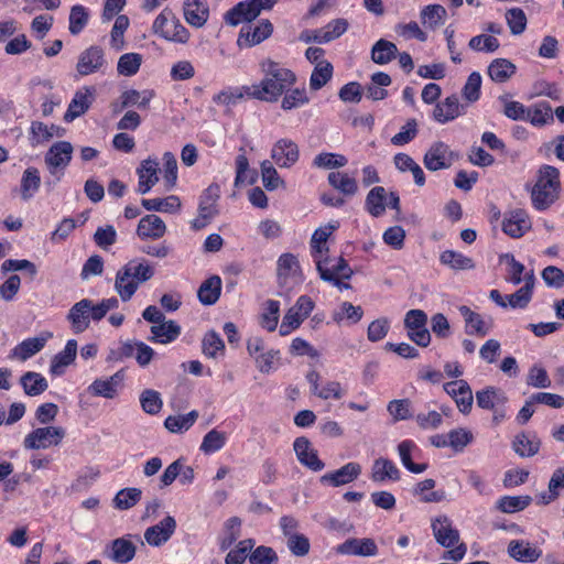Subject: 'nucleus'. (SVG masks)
I'll return each instance as SVG.
<instances>
[{"instance_id": "nucleus-63", "label": "nucleus", "mask_w": 564, "mask_h": 564, "mask_svg": "<svg viewBox=\"0 0 564 564\" xmlns=\"http://www.w3.org/2000/svg\"><path fill=\"white\" fill-rule=\"evenodd\" d=\"M507 24L510 29V32L513 35H520L524 32L527 28V15L524 11L520 8H512L507 10L505 14Z\"/></svg>"}, {"instance_id": "nucleus-13", "label": "nucleus", "mask_w": 564, "mask_h": 564, "mask_svg": "<svg viewBox=\"0 0 564 564\" xmlns=\"http://www.w3.org/2000/svg\"><path fill=\"white\" fill-rule=\"evenodd\" d=\"M336 552L343 555L376 556L378 554V546L373 539L351 538L337 545Z\"/></svg>"}, {"instance_id": "nucleus-17", "label": "nucleus", "mask_w": 564, "mask_h": 564, "mask_svg": "<svg viewBox=\"0 0 564 564\" xmlns=\"http://www.w3.org/2000/svg\"><path fill=\"white\" fill-rule=\"evenodd\" d=\"M531 229V220L524 209L508 213L502 223V230L512 238H520Z\"/></svg>"}, {"instance_id": "nucleus-21", "label": "nucleus", "mask_w": 564, "mask_h": 564, "mask_svg": "<svg viewBox=\"0 0 564 564\" xmlns=\"http://www.w3.org/2000/svg\"><path fill=\"white\" fill-rule=\"evenodd\" d=\"M166 232L165 223L154 214L143 216L138 224L137 235L140 239H160Z\"/></svg>"}, {"instance_id": "nucleus-15", "label": "nucleus", "mask_w": 564, "mask_h": 564, "mask_svg": "<svg viewBox=\"0 0 564 564\" xmlns=\"http://www.w3.org/2000/svg\"><path fill=\"white\" fill-rule=\"evenodd\" d=\"M175 519L171 516H166L158 524L145 530L144 540L152 546H161L170 540L175 532Z\"/></svg>"}, {"instance_id": "nucleus-49", "label": "nucleus", "mask_w": 564, "mask_h": 564, "mask_svg": "<svg viewBox=\"0 0 564 564\" xmlns=\"http://www.w3.org/2000/svg\"><path fill=\"white\" fill-rule=\"evenodd\" d=\"M142 206L147 210L153 212H163V213H176L181 208V202L177 196H169L165 198H151V199H142Z\"/></svg>"}, {"instance_id": "nucleus-38", "label": "nucleus", "mask_w": 564, "mask_h": 564, "mask_svg": "<svg viewBox=\"0 0 564 564\" xmlns=\"http://www.w3.org/2000/svg\"><path fill=\"white\" fill-rule=\"evenodd\" d=\"M221 291V279L218 275H213L205 280L197 291L198 300L204 305L215 304Z\"/></svg>"}, {"instance_id": "nucleus-64", "label": "nucleus", "mask_w": 564, "mask_h": 564, "mask_svg": "<svg viewBox=\"0 0 564 564\" xmlns=\"http://www.w3.org/2000/svg\"><path fill=\"white\" fill-rule=\"evenodd\" d=\"M278 561L276 552L272 547L264 545L256 547L249 555L250 564H278Z\"/></svg>"}, {"instance_id": "nucleus-57", "label": "nucleus", "mask_w": 564, "mask_h": 564, "mask_svg": "<svg viewBox=\"0 0 564 564\" xmlns=\"http://www.w3.org/2000/svg\"><path fill=\"white\" fill-rule=\"evenodd\" d=\"M142 61L139 53H126L119 57L117 70L122 76H133L139 72Z\"/></svg>"}, {"instance_id": "nucleus-58", "label": "nucleus", "mask_w": 564, "mask_h": 564, "mask_svg": "<svg viewBox=\"0 0 564 564\" xmlns=\"http://www.w3.org/2000/svg\"><path fill=\"white\" fill-rule=\"evenodd\" d=\"M415 444L412 441H402L398 445V452L403 466L414 474H421L426 470V464H414L411 458V453L414 449Z\"/></svg>"}, {"instance_id": "nucleus-42", "label": "nucleus", "mask_w": 564, "mask_h": 564, "mask_svg": "<svg viewBox=\"0 0 564 564\" xmlns=\"http://www.w3.org/2000/svg\"><path fill=\"white\" fill-rule=\"evenodd\" d=\"M327 181L344 195L354 196L358 192L357 181L345 172H330Z\"/></svg>"}, {"instance_id": "nucleus-4", "label": "nucleus", "mask_w": 564, "mask_h": 564, "mask_svg": "<svg viewBox=\"0 0 564 564\" xmlns=\"http://www.w3.org/2000/svg\"><path fill=\"white\" fill-rule=\"evenodd\" d=\"M276 0H248L237 3L225 14V21L231 26L254 20L263 10H269Z\"/></svg>"}, {"instance_id": "nucleus-55", "label": "nucleus", "mask_w": 564, "mask_h": 564, "mask_svg": "<svg viewBox=\"0 0 564 564\" xmlns=\"http://www.w3.org/2000/svg\"><path fill=\"white\" fill-rule=\"evenodd\" d=\"M333 75V66L327 61L318 62L310 78V87L313 90H318L323 86L327 84V82L332 78Z\"/></svg>"}, {"instance_id": "nucleus-56", "label": "nucleus", "mask_w": 564, "mask_h": 564, "mask_svg": "<svg viewBox=\"0 0 564 564\" xmlns=\"http://www.w3.org/2000/svg\"><path fill=\"white\" fill-rule=\"evenodd\" d=\"M525 120H529L533 126L542 127L553 121L552 108L547 102H539L532 108H528V116Z\"/></svg>"}, {"instance_id": "nucleus-32", "label": "nucleus", "mask_w": 564, "mask_h": 564, "mask_svg": "<svg viewBox=\"0 0 564 564\" xmlns=\"http://www.w3.org/2000/svg\"><path fill=\"white\" fill-rule=\"evenodd\" d=\"M77 354V341L75 339H69L65 348L54 356L50 371L54 376H61L64 373V370L67 366H69L76 357Z\"/></svg>"}, {"instance_id": "nucleus-62", "label": "nucleus", "mask_w": 564, "mask_h": 564, "mask_svg": "<svg viewBox=\"0 0 564 564\" xmlns=\"http://www.w3.org/2000/svg\"><path fill=\"white\" fill-rule=\"evenodd\" d=\"M88 12L84 6H73L69 13V32L73 35L79 34L88 23Z\"/></svg>"}, {"instance_id": "nucleus-18", "label": "nucleus", "mask_w": 564, "mask_h": 564, "mask_svg": "<svg viewBox=\"0 0 564 564\" xmlns=\"http://www.w3.org/2000/svg\"><path fill=\"white\" fill-rule=\"evenodd\" d=\"M294 452L299 462L313 471L324 469L325 464L318 458L317 451L311 445V442L302 436L297 437L293 444Z\"/></svg>"}, {"instance_id": "nucleus-52", "label": "nucleus", "mask_w": 564, "mask_h": 564, "mask_svg": "<svg viewBox=\"0 0 564 564\" xmlns=\"http://www.w3.org/2000/svg\"><path fill=\"white\" fill-rule=\"evenodd\" d=\"M198 417V412L193 410L183 415H170L165 419L164 425L172 433H182L194 425Z\"/></svg>"}, {"instance_id": "nucleus-51", "label": "nucleus", "mask_w": 564, "mask_h": 564, "mask_svg": "<svg viewBox=\"0 0 564 564\" xmlns=\"http://www.w3.org/2000/svg\"><path fill=\"white\" fill-rule=\"evenodd\" d=\"M142 497V491L139 488L129 487L119 490L113 500V507L118 510H128L134 507Z\"/></svg>"}, {"instance_id": "nucleus-7", "label": "nucleus", "mask_w": 564, "mask_h": 564, "mask_svg": "<svg viewBox=\"0 0 564 564\" xmlns=\"http://www.w3.org/2000/svg\"><path fill=\"white\" fill-rule=\"evenodd\" d=\"M314 308L313 300L307 295H301L295 304L289 308L280 325V334L289 335L292 330L300 327L302 322L308 317Z\"/></svg>"}, {"instance_id": "nucleus-44", "label": "nucleus", "mask_w": 564, "mask_h": 564, "mask_svg": "<svg viewBox=\"0 0 564 564\" xmlns=\"http://www.w3.org/2000/svg\"><path fill=\"white\" fill-rule=\"evenodd\" d=\"M516 65L507 58H496L488 66V75L496 83L507 82L514 73Z\"/></svg>"}, {"instance_id": "nucleus-53", "label": "nucleus", "mask_w": 564, "mask_h": 564, "mask_svg": "<svg viewBox=\"0 0 564 564\" xmlns=\"http://www.w3.org/2000/svg\"><path fill=\"white\" fill-rule=\"evenodd\" d=\"M41 185L40 172L36 167H28L21 178V195L23 199H30Z\"/></svg>"}, {"instance_id": "nucleus-23", "label": "nucleus", "mask_w": 564, "mask_h": 564, "mask_svg": "<svg viewBox=\"0 0 564 564\" xmlns=\"http://www.w3.org/2000/svg\"><path fill=\"white\" fill-rule=\"evenodd\" d=\"M159 163L154 159L143 160L137 170L139 177L138 192L147 194L159 182Z\"/></svg>"}, {"instance_id": "nucleus-27", "label": "nucleus", "mask_w": 564, "mask_h": 564, "mask_svg": "<svg viewBox=\"0 0 564 564\" xmlns=\"http://www.w3.org/2000/svg\"><path fill=\"white\" fill-rule=\"evenodd\" d=\"M370 477L375 482L395 481L400 479V470L392 460L379 457L372 464Z\"/></svg>"}, {"instance_id": "nucleus-16", "label": "nucleus", "mask_w": 564, "mask_h": 564, "mask_svg": "<svg viewBox=\"0 0 564 564\" xmlns=\"http://www.w3.org/2000/svg\"><path fill=\"white\" fill-rule=\"evenodd\" d=\"M273 31V26L269 20H262L257 26H245L241 29L237 45L239 47H251L268 39Z\"/></svg>"}, {"instance_id": "nucleus-3", "label": "nucleus", "mask_w": 564, "mask_h": 564, "mask_svg": "<svg viewBox=\"0 0 564 564\" xmlns=\"http://www.w3.org/2000/svg\"><path fill=\"white\" fill-rule=\"evenodd\" d=\"M153 32L166 41L186 43L189 32L170 9H164L154 20Z\"/></svg>"}, {"instance_id": "nucleus-24", "label": "nucleus", "mask_w": 564, "mask_h": 564, "mask_svg": "<svg viewBox=\"0 0 564 564\" xmlns=\"http://www.w3.org/2000/svg\"><path fill=\"white\" fill-rule=\"evenodd\" d=\"M94 96V89L90 87H84L77 90L68 105V109L64 115V120L67 122L73 121L77 117L84 115L91 105Z\"/></svg>"}, {"instance_id": "nucleus-8", "label": "nucleus", "mask_w": 564, "mask_h": 564, "mask_svg": "<svg viewBox=\"0 0 564 564\" xmlns=\"http://www.w3.org/2000/svg\"><path fill=\"white\" fill-rule=\"evenodd\" d=\"M316 263V269L319 273V276L323 281L332 283L338 276L344 279H350L352 275V270L348 265L347 261L339 257L337 259H330L327 254L321 256L317 254L314 258Z\"/></svg>"}, {"instance_id": "nucleus-36", "label": "nucleus", "mask_w": 564, "mask_h": 564, "mask_svg": "<svg viewBox=\"0 0 564 564\" xmlns=\"http://www.w3.org/2000/svg\"><path fill=\"white\" fill-rule=\"evenodd\" d=\"M476 402L480 409L496 410L497 406L507 402L506 394L495 387H487L476 392Z\"/></svg>"}, {"instance_id": "nucleus-50", "label": "nucleus", "mask_w": 564, "mask_h": 564, "mask_svg": "<svg viewBox=\"0 0 564 564\" xmlns=\"http://www.w3.org/2000/svg\"><path fill=\"white\" fill-rule=\"evenodd\" d=\"M398 53V47L394 43L387 40H379L372 46L371 58L376 64H387L392 61Z\"/></svg>"}, {"instance_id": "nucleus-5", "label": "nucleus", "mask_w": 564, "mask_h": 564, "mask_svg": "<svg viewBox=\"0 0 564 564\" xmlns=\"http://www.w3.org/2000/svg\"><path fill=\"white\" fill-rule=\"evenodd\" d=\"M65 435L62 426L37 427L24 437L23 446L26 449H46L59 445Z\"/></svg>"}, {"instance_id": "nucleus-9", "label": "nucleus", "mask_w": 564, "mask_h": 564, "mask_svg": "<svg viewBox=\"0 0 564 564\" xmlns=\"http://www.w3.org/2000/svg\"><path fill=\"white\" fill-rule=\"evenodd\" d=\"M455 159L456 155L451 148L446 143L437 141L431 144L426 151L423 163L429 171L436 172L451 167Z\"/></svg>"}, {"instance_id": "nucleus-19", "label": "nucleus", "mask_w": 564, "mask_h": 564, "mask_svg": "<svg viewBox=\"0 0 564 564\" xmlns=\"http://www.w3.org/2000/svg\"><path fill=\"white\" fill-rule=\"evenodd\" d=\"M90 300L83 299L75 303L67 313V321L70 323L72 330L75 334H80L88 329L91 321L89 314Z\"/></svg>"}, {"instance_id": "nucleus-31", "label": "nucleus", "mask_w": 564, "mask_h": 564, "mask_svg": "<svg viewBox=\"0 0 564 564\" xmlns=\"http://www.w3.org/2000/svg\"><path fill=\"white\" fill-rule=\"evenodd\" d=\"M46 340L47 337L26 338L11 350L9 357L25 361L41 351L44 348Z\"/></svg>"}, {"instance_id": "nucleus-10", "label": "nucleus", "mask_w": 564, "mask_h": 564, "mask_svg": "<svg viewBox=\"0 0 564 564\" xmlns=\"http://www.w3.org/2000/svg\"><path fill=\"white\" fill-rule=\"evenodd\" d=\"M219 198V186L210 185L207 187L199 199L198 216L192 221V227L196 230L204 228L209 220L217 214L216 203Z\"/></svg>"}, {"instance_id": "nucleus-60", "label": "nucleus", "mask_w": 564, "mask_h": 564, "mask_svg": "<svg viewBox=\"0 0 564 564\" xmlns=\"http://www.w3.org/2000/svg\"><path fill=\"white\" fill-rule=\"evenodd\" d=\"M364 315L361 306H355L350 302H343L338 310L333 313V319L337 323L347 319L351 323H358Z\"/></svg>"}, {"instance_id": "nucleus-1", "label": "nucleus", "mask_w": 564, "mask_h": 564, "mask_svg": "<svg viewBox=\"0 0 564 564\" xmlns=\"http://www.w3.org/2000/svg\"><path fill=\"white\" fill-rule=\"evenodd\" d=\"M263 78L259 84L246 88L247 97L262 100L276 101L285 90L296 82L295 74L270 58L260 63Z\"/></svg>"}, {"instance_id": "nucleus-26", "label": "nucleus", "mask_w": 564, "mask_h": 564, "mask_svg": "<svg viewBox=\"0 0 564 564\" xmlns=\"http://www.w3.org/2000/svg\"><path fill=\"white\" fill-rule=\"evenodd\" d=\"M348 28V22L345 19H336L330 21L327 25L322 29L315 30L313 35L307 37V41H314L317 43H328L333 40L338 39L343 35Z\"/></svg>"}, {"instance_id": "nucleus-46", "label": "nucleus", "mask_w": 564, "mask_h": 564, "mask_svg": "<svg viewBox=\"0 0 564 564\" xmlns=\"http://www.w3.org/2000/svg\"><path fill=\"white\" fill-rule=\"evenodd\" d=\"M440 262L453 270H471L475 262L471 258L454 250H445L440 256Z\"/></svg>"}, {"instance_id": "nucleus-40", "label": "nucleus", "mask_w": 564, "mask_h": 564, "mask_svg": "<svg viewBox=\"0 0 564 564\" xmlns=\"http://www.w3.org/2000/svg\"><path fill=\"white\" fill-rule=\"evenodd\" d=\"M151 334V341L167 344L178 337L181 327L174 321H165L159 325H152Z\"/></svg>"}, {"instance_id": "nucleus-28", "label": "nucleus", "mask_w": 564, "mask_h": 564, "mask_svg": "<svg viewBox=\"0 0 564 564\" xmlns=\"http://www.w3.org/2000/svg\"><path fill=\"white\" fill-rule=\"evenodd\" d=\"M122 380L123 373L120 370L108 379H96L88 387V390L94 395L113 399L117 394V387Z\"/></svg>"}, {"instance_id": "nucleus-48", "label": "nucleus", "mask_w": 564, "mask_h": 564, "mask_svg": "<svg viewBox=\"0 0 564 564\" xmlns=\"http://www.w3.org/2000/svg\"><path fill=\"white\" fill-rule=\"evenodd\" d=\"M135 555V546L129 540L119 538L112 541L111 560L117 563L124 564L130 562Z\"/></svg>"}, {"instance_id": "nucleus-34", "label": "nucleus", "mask_w": 564, "mask_h": 564, "mask_svg": "<svg viewBox=\"0 0 564 564\" xmlns=\"http://www.w3.org/2000/svg\"><path fill=\"white\" fill-rule=\"evenodd\" d=\"M131 267H128V262L122 265L116 274L115 290L122 302H128L132 299L135 293L134 284L131 279Z\"/></svg>"}, {"instance_id": "nucleus-25", "label": "nucleus", "mask_w": 564, "mask_h": 564, "mask_svg": "<svg viewBox=\"0 0 564 564\" xmlns=\"http://www.w3.org/2000/svg\"><path fill=\"white\" fill-rule=\"evenodd\" d=\"M209 17L208 4L205 0H185L184 18L194 28L205 25Z\"/></svg>"}, {"instance_id": "nucleus-43", "label": "nucleus", "mask_w": 564, "mask_h": 564, "mask_svg": "<svg viewBox=\"0 0 564 564\" xmlns=\"http://www.w3.org/2000/svg\"><path fill=\"white\" fill-rule=\"evenodd\" d=\"M20 383L24 393L30 397L42 394L48 387L47 380L41 373L34 371L25 372L21 377Z\"/></svg>"}, {"instance_id": "nucleus-14", "label": "nucleus", "mask_w": 564, "mask_h": 564, "mask_svg": "<svg viewBox=\"0 0 564 564\" xmlns=\"http://www.w3.org/2000/svg\"><path fill=\"white\" fill-rule=\"evenodd\" d=\"M434 538L444 547H452L459 541V532L453 527L446 516H440L432 521Z\"/></svg>"}, {"instance_id": "nucleus-35", "label": "nucleus", "mask_w": 564, "mask_h": 564, "mask_svg": "<svg viewBox=\"0 0 564 564\" xmlns=\"http://www.w3.org/2000/svg\"><path fill=\"white\" fill-rule=\"evenodd\" d=\"M276 274L280 285H286L289 279L294 278L300 272V263L292 253H283L278 259Z\"/></svg>"}, {"instance_id": "nucleus-61", "label": "nucleus", "mask_w": 564, "mask_h": 564, "mask_svg": "<svg viewBox=\"0 0 564 564\" xmlns=\"http://www.w3.org/2000/svg\"><path fill=\"white\" fill-rule=\"evenodd\" d=\"M532 498L530 496H505L499 499L498 508L506 513H513L525 509Z\"/></svg>"}, {"instance_id": "nucleus-29", "label": "nucleus", "mask_w": 564, "mask_h": 564, "mask_svg": "<svg viewBox=\"0 0 564 564\" xmlns=\"http://www.w3.org/2000/svg\"><path fill=\"white\" fill-rule=\"evenodd\" d=\"M339 227L338 221H330L324 227L317 228L311 239L312 256H325L328 252L327 240L329 236Z\"/></svg>"}, {"instance_id": "nucleus-41", "label": "nucleus", "mask_w": 564, "mask_h": 564, "mask_svg": "<svg viewBox=\"0 0 564 564\" xmlns=\"http://www.w3.org/2000/svg\"><path fill=\"white\" fill-rule=\"evenodd\" d=\"M247 87L248 86L227 87L214 95L213 102L218 106H224L227 110H230L231 107H235L238 102L245 99L247 96Z\"/></svg>"}, {"instance_id": "nucleus-37", "label": "nucleus", "mask_w": 564, "mask_h": 564, "mask_svg": "<svg viewBox=\"0 0 564 564\" xmlns=\"http://www.w3.org/2000/svg\"><path fill=\"white\" fill-rule=\"evenodd\" d=\"M541 441L535 434L520 433L512 443L514 452L521 457H531L538 454Z\"/></svg>"}, {"instance_id": "nucleus-30", "label": "nucleus", "mask_w": 564, "mask_h": 564, "mask_svg": "<svg viewBox=\"0 0 564 564\" xmlns=\"http://www.w3.org/2000/svg\"><path fill=\"white\" fill-rule=\"evenodd\" d=\"M508 553L516 561L530 563L535 562L542 555L540 549L523 540H512L509 543Z\"/></svg>"}, {"instance_id": "nucleus-12", "label": "nucleus", "mask_w": 564, "mask_h": 564, "mask_svg": "<svg viewBox=\"0 0 564 564\" xmlns=\"http://www.w3.org/2000/svg\"><path fill=\"white\" fill-rule=\"evenodd\" d=\"M106 64L104 50L99 46H90L80 53L76 70L82 76L99 72Z\"/></svg>"}, {"instance_id": "nucleus-6", "label": "nucleus", "mask_w": 564, "mask_h": 564, "mask_svg": "<svg viewBox=\"0 0 564 564\" xmlns=\"http://www.w3.org/2000/svg\"><path fill=\"white\" fill-rule=\"evenodd\" d=\"M74 148L68 141H58L52 144L44 156V162L51 175L59 181L63 176V170L66 169L73 155Z\"/></svg>"}, {"instance_id": "nucleus-2", "label": "nucleus", "mask_w": 564, "mask_h": 564, "mask_svg": "<svg viewBox=\"0 0 564 564\" xmlns=\"http://www.w3.org/2000/svg\"><path fill=\"white\" fill-rule=\"evenodd\" d=\"M560 191V171L552 165H543L531 188L532 206L540 212L549 209L558 199Z\"/></svg>"}, {"instance_id": "nucleus-11", "label": "nucleus", "mask_w": 564, "mask_h": 564, "mask_svg": "<svg viewBox=\"0 0 564 564\" xmlns=\"http://www.w3.org/2000/svg\"><path fill=\"white\" fill-rule=\"evenodd\" d=\"M271 159L279 167L289 169L300 159L299 145L289 138L279 139L272 145Z\"/></svg>"}, {"instance_id": "nucleus-47", "label": "nucleus", "mask_w": 564, "mask_h": 564, "mask_svg": "<svg viewBox=\"0 0 564 564\" xmlns=\"http://www.w3.org/2000/svg\"><path fill=\"white\" fill-rule=\"evenodd\" d=\"M387 192L382 186H376L369 191L366 197V209L373 217L381 216L386 210L384 200Z\"/></svg>"}, {"instance_id": "nucleus-20", "label": "nucleus", "mask_w": 564, "mask_h": 564, "mask_svg": "<svg viewBox=\"0 0 564 564\" xmlns=\"http://www.w3.org/2000/svg\"><path fill=\"white\" fill-rule=\"evenodd\" d=\"M361 466L358 463H347L339 469L327 473L319 478L322 484H329L334 487L347 485L359 477Z\"/></svg>"}, {"instance_id": "nucleus-54", "label": "nucleus", "mask_w": 564, "mask_h": 564, "mask_svg": "<svg viewBox=\"0 0 564 564\" xmlns=\"http://www.w3.org/2000/svg\"><path fill=\"white\" fill-rule=\"evenodd\" d=\"M348 159L339 153L322 152L313 160V166L317 169L333 170L346 166Z\"/></svg>"}, {"instance_id": "nucleus-33", "label": "nucleus", "mask_w": 564, "mask_h": 564, "mask_svg": "<svg viewBox=\"0 0 564 564\" xmlns=\"http://www.w3.org/2000/svg\"><path fill=\"white\" fill-rule=\"evenodd\" d=\"M460 116V105L457 96L453 95L437 104L433 110L434 119L440 123H445Z\"/></svg>"}, {"instance_id": "nucleus-45", "label": "nucleus", "mask_w": 564, "mask_h": 564, "mask_svg": "<svg viewBox=\"0 0 564 564\" xmlns=\"http://www.w3.org/2000/svg\"><path fill=\"white\" fill-rule=\"evenodd\" d=\"M128 267H131V283L134 284L135 291L154 275V269L143 259L130 260Z\"/></svg>"}, {"instance_id": "nucleus-39", "label": "nucleus", "mask_w": 564, "mask_h": 564, "mask_svg": "<svg viewBox=\"0 0 564 564\" xmlns=\"http://www.w3.org/2000/svg\"><path fill=\"white\" fill-rule=\"evenodd\" d=\"M155 93L152 89L137 90L128 89L120 96V109L137 106L138 108H148L150 101L154 98Z\"/></svg>"}, {"instance_id": "nucleus-59", "label": "nucleus", "mask_w": 564, "mask_h": 564, "mask_svg": "<svg viewBox=\"0 0 564 564\" xmlns=\"http://www.w3.org/2000/svg\"><path fill=\"white\" fill-rule=\"evenodd\" d=\"M445 17L446 10L440 4L426 6L421 11L422 23L430 29H435L436 26L443 24Z\"/></svg>"}, {"instance_id": "nucleus-22", "label": "nucleus", "mask_w": 564, "mask_h": 564, "mask_svg": "<svg viewBox=\"0 0 564 564\" xmlns=\"http://www.w3.org/2000/svg\"><path fill=\"white\" fill-rule=\"evenodd\" d=\"M458 311L465 321L466 334L484 337L490 332L491 322H486L480 314L471 311L466 305L459 306Z\"/></svg>"}]
</instances>
